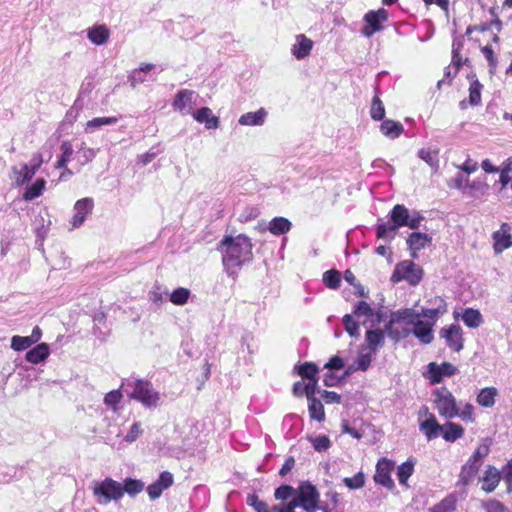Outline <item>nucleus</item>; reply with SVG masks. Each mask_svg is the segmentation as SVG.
I'll return each mask as SVG.
<instances>
[{"label":"nucleus","instance_id":"nucleus-1","mask_svg":"<svg viewBox=\"0 0 512 512\" xmlns=\"http://www.w3.org/2000/svg\"><path fill=\"white\" fill-rule=\"evenodd\" d=\"M251 239L244 235L225 236L217 246V250L222 253V263L229 276H234L238 269L245 264L252 262Z\"/></svg>","mask_w":512,"mask_h":512},{"label":"nucleus","instance_id":"nucleus-2","mask_svg":"<svg viewBox=\"0 0 512 512\" xmlns=\"http://www.w3.org/2000/svg\"><path fill=\"white\" fill-rule=\"evenodd\" d=\"M91 488L96 502L100 505H107L111 501L121 499L123 496L122 484L112 478L95 481Z\"/></svg>","mask_w":512,"mask_h":512},{"label":"nucleus","instance_id":"nucleus-3","mask_svg":"<svg viewBox=\"0 0 512 512\" xmlns=\"http://www.w3.org/2000/svg\"><path fill=\"white\" fill-rule=\"evenodd\" d=\"M433 395L436 409L441 416L452 419L459 414L456 399L446 387L436 389Z\"/></svg>","mask_w":512,"mask_h":512},{"label":"nucleus","instance_id":"nucleus-4","mask_svg":"<svg viewBox=\"0 0 512 512\" xmlns=\"http://www.w3.org/2000/svg\"><path fill=\"white\" fill-rule=\"evenodd\" d=\"M130 397L141 402L145 407H157L160 402L159 392L153 388L151 382L142 379L135 381Z\"/></svg>","mask_w":512,"mask_h":512},{"label":"nucleus","instance_id":"nucleus-5","mask_svg":"<svg viewBox=\"0 0 512 512\" xmlns=\"http://www.w3.org/2000/svg\"><path fill=\"white\" fill-rule=\"evenodd\" d=\"M296 494L300 498V503H302V509L306 512H316L317 509H320V493L317 490L316 486L311 484L308 481L301 482L298 488L296 489Z\"/></svg>","mask_w":512,"mask_h":512},{"label":"nucleus","instance_id":"nucleus-6","mask_svg":"<svg viewBox=\"0 0 512 512\" xmlns=\"http://www.w3.org/2000/svg\"><path fill=\"white\" fill-rule=\"evenodd\" d=\"M422 274L423 271L418 265L410 260H405L396 266L391 280L393 282L406 280L411 285H417L422 278Z\"/></svg>","mask_w":512,"mask_h":512},{"label":"nucleus","instance_id":"nucleus-7","mask_svg":"<svg viewBox=\"0 0 512 512\" xmlns=\"http://www.w3.org/2000/svg\"><path fill=\"white\" fill-rule=\"evenodd\" d=\"M388 19V12L384 9L377 11H369L364 16L366 26L361 30V33L366 37H371L374 33L383 29L382 23Z\"/></svg>","mask_w":512,"mask_h":512},{"label":"nucleus","instance_id":"nucleus-8","mask_svg":"<svg viewBox=\"0 0 512 512\" xmlns=\"http://www.w3.org/2000/svg\"><path fill=\"white\" fill-rule=\"evenodd\" d=\"M457 368L449 363L443 362L438 365L435 362H431L428 365L429 380L431 384H438L442 381L444 376L450 377L455 375Z\"/></svg>","mask_w":512,"mask_h":512},{"label":"nucleus","instance_id":"nucleus-9","mask_svg":"<svg viewBox=\"0 0 512 512\" xmlns=\"http://www.w3.org/2000/svg\"><path fill=\"white\" fill-rule=\"evenodd\" d=\"M394 469V463L387 459L379 460L376 466V473L374 480L376 483L388 488H394V482L390 476L391 471Z\"/></svg>","mask_w":512,"mask_h":512},{"label":"nucleus","instance_id":"nucleus-10","mask_svg":"<svg viewBox=\"0 0 512 512\" xmlns=\"http://www.w3.org/2000/svg\"><path fill=\"white\" fill-rule=\"evenodd\" d=\"M440 336L446 340L452 350L459 352L463 349L462 329L459 325L453 324L448 328H442Z\"/></svg>","mask_w":512,"mask_h":512},{"label":"nucleus","instance_id":"nucleus-11","mask_svg":"<svg viewBox=\"0 0 512 512\" xmlns=\"http://www.w3.org/2000/svg\"><path fill=\"white\" fill-rule=\"evenodd\" d=\"M93 207L94 202L91 198L78 200L74 205L75 214L71 220L72 228L80 227L84 223L86 216L92 212Z\"/></svg>","mask_w":512,"mask_h":512},{"label":"nucleus","instance_id":"nucleus-12","mask_svg":"<svg viewBox=\"0 0 512 512\" xmlns=\"http://www.w3.org/2000/svg\"><path fill=\"white\" fill-rule=\"evenodd\" d=\"M174 482L173 475L170 472H162L159 478L147 487V493L150 499L159 498L162 492L169 488Z\"/></svg>","mask_w":512,"mask_h":512},{"label":"nucleus","instance_id":"nucleus-13","mask_svg":"<svg viewBox=\"0 0 512 512\" xmlns=\"http://www.w3.org/2000/svg\"><path fill=\"white\" fill-rule=\"evenodd\" d=\"M485 453H482L481 450H476L473 456L469 459V461L463 466L460 478L463 483H467L477 472L481 465V460L486 456Z\"/></svg>","mask_w":512,"mask_h":512},{"label":"nucleus","instance_id":"nucleus-14","mask_svg":"<svg viewBox=\"0 0 512 512\" xmlns=\"http://www.w3.org/2000/svg\"><path fill=\"white\" fill-rule=\"evenodd\" d=\"M501 480L500 471L493 467L489 466L485 471L482 477L479 478V483L481 484V489L486 493H490L495 490Z\"/></svg>","mask_w":512,"mask_h":512},{"label":"nucleus","instance_id":"nucleus-15","mask_svg":"<svg viewBox=\"0 0 512 512\" xmlns=\"http://www.w3.org/2000/svg\"><path fill=\"white\" fill-rule=\"evenodd\" d=\"M432 325L419 319L409 330L422 344H430L434 339Z\"/></svg>","mask_w":512,"mask_h":512},{"label":"nucleus","instance_id":"nucleus-16","mask_svg":"<svg viewBox=\"0 0 512 512\" xmlns=\"http://www.w3.org/2000/svg\"><path fill=\"white\" fill-rule=\"evenodd\" d=\"M313 41L305 35L300 34L296 37V43L292 46L291 52L297 59H304L312 50Z\"/></svg>","mask_w":512,"mask_h":512},{"label":"nucleus","instance_id":"nucleus-17","mask_svg":"<svg viewBox=\"0 0 512 512\" xmlns=\"http://www.w3.org/2000/svg\"><path fill=\"white\" fill-rule=\"evenodd\" d=\"M365 341L369 351L375 354L385 343L384 331L381 329H368L365 334Z\"/></svg>","mask_w":512,"mask_h":512},{"label":"nucleus","instance_id":"nucleus-18","mask_svg":"<svg viewBox=\"0 0 512 512\" xmlns=\"http://www.w3.org/2000/svg\"><path fill=\"white\" fill-rule=\"evenodd\" d=\"M267 117V111L260 108L256 112H248L240 116L238 123L243 126H261Z\"/></svg>","mask_w":512,"mask_h":512},{"label":"nucleus","instance_id":"nucleus-19","mask_svg":"<svg viewBox=\"0 0 512 512\" xmlns=\"http://www.w3.org/2000/svg\"><path fill=\"white\" fill-rule=\"evenodd\" d=\"M353 314L358 318H370L376 316V319L372 320L371 322V327H374L376 324L380 323L382 318V313L380 311L375 313L372 307L365 301H360L355 305Z\"/></svg>","mask_w":512,"mask_h":512},{"label":"nucleus","instance_id":"nucleus-20","mask_svg":"<svg viewBox=\"0 0 512 512\" xmlns=\"http://www.w3.org/2000/svg\"><path fill=\"white\" fill-rule=\"evenodd\" d=\"M87 37L93 44L103 45L108 41L110 31L105 25H95L88 29Z\"/></svg>","mask_w":512,"mask_h":512},{"label":"nucleus","instance_id":"nucleus-21","mask_svg":"<svg viewBox=\"0 0 512 512\" xmlns=\"http://www.w3.org/2000/svg\"><path fill=\"white\" fill-rule=\"evenodd\" d=\"M193 117L196 121L200 123H205L206 128H217L219 125L218 117L212 114V111L208 107H202L198 109L195 113H193Z\"/></svg>","mask_w":512,"mask_h":512},{"label":"nucleus","instance_id":"nucleus-22","mask_svg":"<svg viewBox=\"0 0 512 512\" xmlns=\"http://www.w3.org/2000/svg\"><path fill=\"white\" fill-rule=\"evenodd\" d=\"M49 352L48 344L40 343L26 353L25 359L30 363L38 364L49 356Z\"/></svg>","mask_w":512,"mask_h":512},{"label":"nucleus","instance_id":"nucleus-23","mask_svg":"<svg viewBox=\"0 0 512 512\" xmlns=\"http://www.w3.org/2000/svg\"><path fill=\"white\" fill-rule=\"evenodd\" d=\"M420 319V314L413 309H400L391 314L392 322H405L408 325L414 326Z\"/></svg>","mask_w":512,"mask_h":512},{"label":"nucleus","instance_id":"nucleus-24","mask_svg":"<svg viewBox=\"0 0 512 512\" xmlns=\"http://www.w3.org/2000/svg\"><path fill=\"white\" fill-rule=\"evenodd\" d=\"M193 96L194 92L191 90L185 89L179 91L174 99L173 107L181 112L185 111L186 108H188L187 112H190V110L192 109Z\"/></svg>","mask_w":512,"mask_h":512},{"label":"nucleus","instance_id":"nucleus-25","mask_svg":"<svg viewBox=\"0 0 512 512\" xmlns=\"http://www.w3.org/2000/svg\"><path fill=\"white\" fill-rule=\"evenodd\" d=\"M380 131L390 139L398 138L404 131V127L400 122L386 119L380 125Z\"/></svg>","mask_w":512,"mask_h":512},{"label":"nucleus","instance_id":"nucleus-26","mask_svg":"<svg viewBox=\"0 0 512 512\" xmlns=\"http://www.w3.org/2000/svg\"><path fill=\"white\" fill-rule=\"evenodd\" d=\"M429 242H431V237L421 232H413L407 239V244L413 252L423 249ZM412 256L414 257L415 253Z\"/></svg>","mask_w":512,"mask_h":512},{"label":"nucleus","instance_id":"nucleus-27","mask_svg":"<svg viewBox=\"0 0 512 512\" xmlns=\"http://www.w3.org/2000/svg\"><path fill=\"white\" fill-rule=\"evenodd\" d=\"M399 227L391 220L385 223H379L377 225L376 234L377 237L385 241H391L394 239Z\"/></svg>","mask_w":512,"mask_h":512},{"label":"nucleus","instance_id":"nucleus-28","mask_svg":"<svg viewBox=\"0 0 512 512\" xmlns=\"http://www.w3.org/2000/svg\"><path fill=\"white\" fill-rule=\"evenodd\" d=\"M409 218V211L404 205L397 204L390 212V220L397 225V227L407 226Z\"/></svg>","mask_w":512,"mask_h":512},{"label":"nucleus","instance_id":"nucleus-29","mask_svg":"<svg viewBox=\"0 0 512 512\" xmlns=\"http://www.w3.org/2000/svg\"><path fill=\"white\" fill-rule=\"evenodd\" d=\"M498 395V391L494 387L483 388L477 395V403L486 408H490L495 404V398Z\"/></svg>","mask_w":512,"mask_h":512},{"label":"nucleus","instance_id":"nucleus-30","mask_svg":"<svg viewBox=\"0 0 512 512\" xmlns=\"http://www.w3.org/2000/svg\"><path fill=\"white\" fill-rule=\"evenodd\" d=\"M415 462L409 458L406 462L402 463L397 468V478L400 485L409 487L408 479L414 472Z\"/></svg>","mask_w":512,"mask_h":512},{"label":"nucleus","instance_id":"nucleus-31","mask_svg":"<svg viewBox=\"0 0 512 512\" xmlns=\"http://www.w3.org/2000/svg\"><path fill=\"white\" fill-rule=\"evenodd\" d=\"M495 253H502L512 246V237L509 233L496 231L493 233Z\"/></svg>","mask_w":512,"mask_h":512},{"label":"nucleus","instance_id":"nucleus-32","mask_svg":"<svg viewBox=\"0 0 512 512\" xmlns=\"http://www.w3.org/2000/svg\"><path fill=\"white\" fill-rule=\"evenodd\" d=\"M46 181L43 178H38L33 184L27 186L23 193V199L32 201L42 195L45 189Z\"/></svg>","mask_w":512,"mask_h":512},{"label":"nucleus","instance_id":"nucleus-33","mask_svg":"<svg viewBox=\"0 0 512 512\" xmlns=\"http://www.w3.org/2000/svg\"><path fill=\"white\" fill-rule=\"evenodd\" d=\"M421 429L425 432L428 439L442 436V425L437 423L434 416H431L429 419L422 422Z\"/></svg>","mask_w":512,"mask_h":512},{"label":"nucleus","instance_id":"nucleus-34","mask_svg":"<svg viewBox=\"0 0 512 512\" xmlns=\"http://www.w3.org/2000/svg\"><path fill=\"white\" fill-rule=\"evenodd\" d=\"M435 304H437L436 308H423L420 314V318L424 317L430 320L435 321L438 318L439 314H443L446 312V303L440 298L436 297L434 299Z\"/></svg>","mask_w":512,"mask_h":512},{"label":"nucleus","instance_id":"nucleus-35","mask_svg":"<svg viewBox=\"0 0 512 512\" xmlns=\"http://www.w3.org/2000/svg\"><path fill=\"white\" fill-rule=\"evenodd\" d=\"M12 172L16 186H23L24 184L28 183L34 176L33 171H29L28 164H22L20 169L13 167Z\"/></svg>","mask_w":512,"mask_h":512},{"label":"nucleus","instance_id":"nucleus-36","mask_svg":"<svg viewBox=\"0 0 512 512\" xmlns=\"http://www.w3.org/2000/svg\"><path fill=\"white\" fill-rule=\"evenodd\" d=\"M462 320L469 328H477L483 322L481 313L472 308H466L462 314Z\"/></svg>","mask_w":512,"mask_h":512},{"label":"nucleus","instance_id":"nucleus-37","mask_svg":"<svg viewBox=\"0 0 512 512\" xmlns=\"http://www.w3.org/2000/svg\"><path fill=\"white\" fill-rule=\"evenodd\" d=\"M442 428V437L446 441H455L456 439L460 438L464 432V429L461 425L453 422H447L446 424L442 425Z\"/></svg>","mask_w":512,"mask_h":512},{"label":"nucleus","instance_id":"nucleus-38","mask_svg":"<svg viewBox=\"0 0 512 512\" xmlns=\"http://www.w3.org/2000/svg\"><path fill=\"white\" fill-rule=\"evenodd\" d=\"M268 229L274 235L285 234L291 229V222L284 217H275L270 221Z\"/></svg>","mask_w":512,"mask_h":512},{"label":"nucleus","instance_id":"nucleus-39","mask_svg":"<svg viewBox=\"0 0 512 512\" xmlns=\"http://www.w3.org/2000/svg\"><path fill=\"white\" fill-rule=\"evenodd\" d=\"M483 85L478 79H473L469 86V99L468 102L471 106H478L481 104V90Z\"/></svg>","mask_w":512,"mask_h":512},{"label":"nucleus","instance_id":"nucleus-40","mask_svg":"<svg viewBox=\"0 0 512 512\" xmlns=\"http://www.w3.org/2000/svg\"><path fill=\"white\" fill-rule=\"evenodd\" d=\"M308 401L310 417L319 422L323 421L325 418V412L322 402L317 398L309 399Z\"/></svg>","mask_w":512,"mask_h":512},{"label":"nucleus","instance_id":"nucleus-41","mask_svg":"<svg viewBox=\"0 0 512 512\" xmlns=\"http://www.w3.org/2000/svg\"><path fill=\"white\" fill-rule=\"evenodd\" d=\"M122 488H123V494L127 493L130 496H135L143 490L144 483L140 480L127 478V479H125L124 485H122Z\"/></svg>","mask_w":512,"mask_h":512},{"label":"nucleus","instance_id":"nucleus-42","mask_svg":"<svg viewBox=\"0 0 512 512\" xmlns=\"http://www.w3.org/2000/svg\"><path fill=\"white\" fill-rule=\"evenodd\" d=\"M323 282L331 289H338L341 283V274L335 269L326 271L323 274Z\"/></svg>","mask_w":512,"mask_h":512},{"label":"nucleus","instance_id":"nucleus-43","mask_svg":"<svg viewBox=\"0 0 512 512\" xmlns=\"http://www.w3.org/2000/svg\"><path fill=\"white\" fill-rule=\"evenodd\" d=\"M61 151H62V155L58 159L57 164H56L57 169L65 168L67 166V163L70 161L71 156L73 154V148H72L71 143L69 141H64L61 144Z\"/></svg>","mask_w":512,"mask_h":512},{"label":"nucleus","instance_id":"nucleus-44","mask_svg":"<svg viewBox=\"0 0 512 512\" xmlns=\"http://www.w3.org/2000/svg\"><path fill=\"white\" fill-rule=\"evenodd\" d=\"M456 509V500L453 497H446L438 504L429 508L428 512H453Z\"/></svg>","mask_w":512,"mask_h":512},{"label":"nucleus","instance_id":"nucleus-45","mask_svg":"<svg viewBox=\"0 0 512 512\" xmlns=\"http://www.w3.org/2000/svg\"><path fill=\"white\" fill-rule=\"evenodd\" d=\"M418 156L434 170L438 169V152L430 149H420Z\"/></svg>","mask_w":512,"mask_h":512},{"label":"nucleus","instance_id":"nucleus-46","mask_svg":"<svg viewBox=\"0 0 512 512\" xmlns=\"http://www.w3.org/2000/svg\"><path fill=\"white\" fill-rule=\"evenodd\" d=\"M190 297V291L186 288L180 287L175 289L171 294L169 300L175 304L182 306L187 303Z\"/></svg>","mask_w":512,"mask_h":512},{"label":"nucleus","instance_id":"nucleus-47","mask_svg":"<svg viewBox=\"0 0 512 512\" xmlns=\"http://www.w3.org/2000/svg\"><path fill=\"white\" fill-rule=\"evenodd\" d=\"M395 322L390 321L385 325L384 333L386 332L387 335L394 340L395 342L399 341L400 339L407 337L410 334L409 329H403V331H399L397 328H394L393 325Z\"/></svg>","mask_w":512,"mask_h":512},{"label":"nucleus","instance_id":"nucleus-48","mask_svg":"<svg viewBox=\"0 0 512 512\" xmlns=\"http://www.w3.org/2000/svg\"><path fill=\"white\" fill-rule=\"evenodd\" d=\"M372 119L379 121L382 120L385 116V108L378 96H374L372 100V106L370 111Z\"/></svg>","mask_w":512,"mask_h":512},{"label":"nucleus","instance_id":"nucleus-49","mask_svg":"<svg viewBox=\"0 0 512 512\" xmlns=\"http://www.w3.org/2000/svg\"><path fill=\"white\" fill-rule=\"evenodd\" d=\"M33 343L29 336H13L11 338V348L15 351H23L29 348Z\"/></svg>","mask_w":512,"mask_h":512},{"label":"nucleus","instance_id":"nucleus-50","mask_svg":"<svg viewBox=\"0 0 512 512\" xmlns=\"http://www.w3.org/2000/svg\"><path fill=\"white\" fill-rule=\"evenodd\" d=\"M118 119L116 117H98L87 122L86 130L98 129L104 125H114Z\"/></svg>","mask_w":512,"mask_h":512},{"label":"nucleus","instance_id":"nucleus-51","mask_svg":"<svg viewBox=\"0 0 512 512\" xmlns=\"http://www.w3.org/2000/svg\"><path fill=\"white\" fill-rule=\"evenodd\" d=\"M343 325L345 327L346 332L351 337H358L359 336V324L356 322L352 315L346 314L343 317Z\"/></svg>","mask_w":512,"mask_h":512},{"label":"nucleus","instance_id":"nucleus-52","mask_svg":"<svg viewBox=\"0 0 512 512\" xmlns=\"http://www.w3.org/2000/svg\"><path fill=\"white\" fill-rule=\"evenodd\" d=\"M344 484L352 490L362 488L365 484V477L362 472L355 474L353 477L343 479Z\"/></svg>","mask_w":512,"mask_h":512},{"label":"nucleus","instance_id":"nucleus-53","mask_svg":"<svg viewBox=\"0 0 512 512\" xmlns=\"http://www.w3.org/2000/svg\"><path fill=\"white\" fill-rule=\"evenodd\" d=\"M318 367L314 363L305 362L298 367V374L303 378L313 379L316 377Z\"/></svg>","mask_w":512,"mask_h":512},{"label":"nucleus","instance_id":"nucleus-54","mask_svg":"<svg viewBox=\"0 0 512 512\" xmlns=\"http://www.w3.org/2000/svg\"><path fill=\"white\" fill-rule=\"evenodd\" d=\"M296 494V489L289 485H282L275 491V498L278 500H286Z\"/></svg>","mask_w":512,"mask_h":512},{"label":"nucleus","instance_id":"nucleus-55","mask_svg":"<svg viewBox=\"0 0 512 512\" xmlns=\"http://www.w3.org/2000/svg\"><path fill=\"white\" fill-rule=\"evenodd\" d=\"M373 354L374 353H371L370 351L368 353H360L357 361L355 362L357 368L361 371H366L371 364Z\"/></svg>","mask_w":512,"mask_h":512},{"label":"nucleus","instance_id":"nucleus-56","mask_svg":"<svg viewBox=\"0 0 512 512\" xmlns=\"http://www.w3.org/2000/svg\"><path fill=\"white\" fill-rule=\"evenodd\" d=\"M248 504L253 506L257 512H270L268 505L265 502L259 500L255 495L248 497Z\"/></svg>","mask_w":512,"mask_h":512},{"label":"nucleus","instance_id":"nucleus-57","mask_svg":"<svg viewBox=\"0 0 512 512\" xmlns=\"http://www.w3.org/2000/svg\"><path fill=\"white\" fill-rule=\"evenodd\" d=\"M473 411H474L473 405L470 403H467L464 406V408L462 409V411H459V414L457 416L461 417V419L466 423L473 422L474 421Z\"/></svg>","mask_w":512,"mask_h":512},{"label":"nucleus","instance_id":"nucleus-58","mask_svg":"<svg viewBox=\"0 0 512 512\" xmlns=\"http://www.w3.org/2000/svg\"><path fill=\"white\" fill-rule=\"evenodd\" d=\"M309 382L307 384H305V387H304V390H305V395L307 397V399H313V398H316L315 397V393L317 392V384H318V381L316 379V377H314L313 379H308ZM318 392H320L318 390Z\"/></svg>","mask_w":512,"mask_h":512},{"label":"nucleus","instance_id":"nucleus-59","mask_svg":"<svg viewBox=\"0 0 512 512\" xmlns=\"http://www.w3.org/2000/svg\"><path fill=\"white\" fill-rule=\"evenodd\" d=\"M121 398H122V395H121L120 391L113 390L106 394V396L104 397V402L108 406H115L116 404H118L120 402Z\"/></svg>","mask_w":512,"mask_h":512},{"label":"nucleus","instance_id":"nucleus-60","mask_svg":"<svg viewBox=\"0 0 512 512\" xmlns=\"http://www.w3.org/2000/svg\"><path fill=\"white\" fill-rule=\"evenodd\" d=\"M321 397L327 404L331 403H340L341 402V396L333 391H327L323 390L321 392Z\"/></svg>","mask_w":512,"mask_h":512},{"label":"nucleus","instance_id":"nucleus-61","mask_svg":"<svg viewBox=\"0 0 512 512\" xmlns=\"http://www.w3.org/2000/svg\"><path fill=\"white\" fill-rule=\"evenodd\" d=\"M42 163H43L42 154L41 153H34L32 155L30 164H28L29 171H33V174L35 175L36 172L38 171V169L40 168V166L42 165Z\"/></svg>","mask_w":512,"mask_h":512},{"label":"nucleus","instance_id":"nucleus-62","mask_svg":"<svg viewBox=\"0 0 512 512\" xmlns=\"http://www.w3.org/2000/svg\"><path fill=\"white\" fill-rule=\"evenodd\" d=\"M330 370H340L344 367V361L339 356L332 357L324 366Z\"/></svg>","mask_w":512,"mask_h":512},{"label":"nucleus","instance_id":"nucleus-63","mask_svg":"<svg viewBox=\"0 0 512 512\" xmlns=\"http://www.w3.org/2000/svg\"><path fill=\"white\" fill-rule=\"evenodd\" d=\"M142 430L139 423H134L125 436L126 441L133 442L141 434Z\"/></svg>","mask_w":512,"mask_h":512},{"label":"nucleus","instance_id":"nucleus-64","mask_svg":"<svg viewBox=\"0 0 512 512\" xmlns=\"http://www.w3.org/2000/svg\"><path fill=\"white\" fill-rule=\"evenodd\" d=\"M484 507L487 512H504V506L498 501H488Z\"/></svg>","mask_w":512,"mask_h":512}]
</instances>
